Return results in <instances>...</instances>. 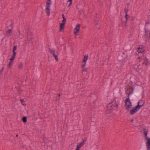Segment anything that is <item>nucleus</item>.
Listing matches in <instances>:
<instances>
[{
  "mask_svg": "<svg viewBox=\"0 0 150 150\" xmlns=\"http://www.w3.org/2000/svg\"><path fill=\"white\" fill-rule=\"evenodd\" d=\"M4 69V67H2L1 70L0 71V74L1 73L2 71Z\"/></svg>",
  "mask_w": 150,
  "mask_h": 150,
  "instance_id": "obj_30",
  "label": "nucleus"
},
{
  "mask_svg": "<svg viewBox=\"0 0 150 150\" xmlns=\"http://www.w3.org/2000/svg\"><path fill=\"white\" fill-rule=\"evenodd\" d=\"M133 91V89L132 88L130 87L128 88L126 91V93L128 95H130Z\"/></svg>",
  "mask_w": 150,
  "mask_h": 150,
  "instance_id": "obj_12",
  "label": "nucleus"
},
{
  "mask_svg": "<svg viewBox=\"0 0 150 150\" xmlns=\"http://www.w3.org/2000/svg\"><path fill=\"white\" fill-rule=\"evenodd\" d=\"M119 102L116 99H113L108 105L107 107V112L108 113H110L112 112L113 110L117 108L119 106Z\"/></svg>",
  "mask_w": 150,
  "mask_h": 150,
  "instance_id": "obj_1",
  "label": "nucleus"
},
{
  "mask_svg": "<svg viewBox=\"0 0 150 150\" xmlns=\"http://www.w3.org/2000/svg\"><path fill=\"white\" fill-rule=\"evenodd\" d=\"M138 50V52L139 54H140V53H142L144 51V49L142 48V46L141 45L139 46Z\"/></svg>",
  "mask_w": 150,
  "mask_h": 150,
  "instance_id": "obj_14",
  "label": "nucleus"
},
{
  "mask_svg": "<svg viewBox=\"0 0 150 150\" xmlns=\"http://www.w3.org/2000/svg\"><path fill=\"white\" fill-rule=\"evenodd\" d=\"M125 107L126 110H128L130 108L132 107V103L129 98H127L125 100Z\"/></svg>",
  "mask_w": 150,
  "mask_h": 150,
  "instance_id": "obj_3",
  "label": "nucleus"
},
{
  "mask_svg": "<svg viewBox=\"0 0 150 150\" xmlns=\"http://www.w3.org/2000/svg\"><path fill=\"white\" fill-rule=\"evenodd\" d=\"M15 57V56L12 55L11 56V58L10 59V60L11 61H13V60L14 59Z\"/></svg>",
  "mask_w": 150,
  "mask_h": 150,
  "instance_id": "obj_24",
  "label": "nucleus"
},
{
  "mask_svg": "<svg viewBox=\"0 0 150 150\" xmlns=\"http://www.w3.org/2000/svg\"><path fill=\"white\" fill-rule=\"evenodd\" d=\"M65 24L62 23H60V31H62L64 29Z\"/></svg>",
  "mask_w": 150,
  "mask_h": 150,
  "instance_id": "obj_17",
  "label": "nucleus"
},
{
  "mask_svg": "<svg viewBox=\"0 0 150 150\" xmlns=\"http://www.w3.org/2000/svg\"><path fill=\"white\" fill-rule=\"evenodd\" d=\"M138 59H143L144 60V62L143 63V64H145V66H147L149 64V62L148 61V59L145 57H143V58H142V57H139L138 58Z\"/></svg>",
  "mask_w": 150,
  "mask_h": 150,
  "instance_id": "obj_7",
  "label": "nucleus"
},
{
  "mask_svg": "<svg viewBox=\"0 0 150 150\" xmlns=\"http://www.w3.org/2000/svg\"><path fill=\"white\" fill-rule=\"evenodd\" d=\"M138 106L134 107L130 111V113L131 115H132L136 113L139 109L138 108Z\"/></svg>",
  "mask_w": 150,
  "mask_h": 150,
  "instance_id": "obj_6",
  "label": "nucleus"
},
{
  "mask_svg": "<svg viewBox=\"0 0 150 150\" xmlns=\"http://www.w3.org/2000/svg\"><path fill=\"white\" fill-rule=\"evenodd\" d=\"M50 2V0H49L46 2V5L45 9V11L48 16H50V7L51 5Z\"/></svg>",
  "mask_w": 150,
  "mask_h": 150,
  "instance_id": "obj_2",
  "label": "nucleus"
},
{
  "mask_svg": "<svg viewBox=\"0 0 150 150\" xmlns=\"http://www.w3.org/2000/svg\"><path fill=\"white\" fill-rule=\"evenodd\" d=\"M12 32V30L11 29H9L6 32V35L8 36H10L11 35Z\"/></svg>",
  "mask_w": 150,
  "mask_h": 150,
  "instance_id": "obj_15",
  "label": "nucleus"
},
{
  "mask_svg": "<svg viewBox=\"0 0 150 150\" xmlns=\"http://www.w3.org/2000/svg\"><path fill=\"white\" fill-rule=\"evenodd\" d=\"M23 64L22 62L20 63L18 65V68L19 69H21L23 67Z\"/></svg>",
  "mask_w": 150,
  "mask_h": 150,
  "instance_id": "obj_18",
  "label": "nucleus"
},
{
  "mask_svg": "<svg viewBox=\"0 0 150 150\" xmlns=\"http://www.w3.org/2000/svg\"><path fill=\"white\" fill-rule=\"evenodd\" d=\"M22 120L24 122H26L27 121V117H23L22 118Z\"/></svg>",
  "mask_w": 150,
  "mask_h": 150,
  "instance_id": "obj_21",
  "label": "nucleus"
},
{
  "mask_svg": "<svg viewBox=\"0 0 150 150\" xmlns=\"http://www.w3.org/2000/svg\"><path fill=\"white\" fill-rule=\"evenodd\" d=\"M13 55L15 56L16 55V52H15V51H13Z\"/></svg>",
  "mask_w": 150,
  "mask_h": 150,
  "instance_id": "obj_29",
  "label": "nucleus"
},
{
  "mask_svg": "<svg viewBox=\"0 0 150 150\" xmlns=\"http://www.w3.org/2000/svg\"><path fill=\"white\" fill-rule=\"evenodd\" d=\"M17 47L16 46H14L13 47V51H15L16 50Z\"/></svg>",
  "mask_w": 150,
  "mask_h": 150,
  "instance_id": "obj_28",
  "label": "nucleus"
},
{
  "mask_svg": "<svg viewBox=\"0 0 150 150\" xmlns=\"http://www.w3.org/2000/svg\"><path fill=\"white\" fill-rule=\"evenodd\" d=\"M88 54L85 55L83 58V59L82 60V62H86L88 60Z\"/></svg>",
  "mask_w": 150,
  "mask_h": 150,
  "instance_id": "obj_16",
  "label": "nucleus"
},
{
  "mask_svg": "<svg viewBox=\"0 0 150 150\" xmlns=\"http://www.w3.org/2000/svg\"><path fill=\"white\" fill-rule=\"evenodd\" d=\"M129 18V15L127 14H125V18L126 19V22H127V21Z\"/></svg>",
  "mask_w": 150,
  "mask_h": 150,
  "instance_id": "obj_23",
  "label": "nucleus"
},
{
  "mask_svg": "<svg viewBox=\"0 0 150 150\" xmlns=\"http://www.w3.org/2000/svg\"><path fill=\"white\" fill-rule=\"evenodd\" d=\"M86 64V62L82 61L81 62V67L83 71H86L87 70V69L85 67Z\"/></svg>",
  "mask_w": 150,
  "mask_h": 150,
  "instance_id": "obj_9",
  "label": "nucleus"
},
{
  "mask_svg": "<svg viewBox=\"0 0 150 150\" xmlns=\"http://www.w3.org/2000/svg\"><path fill=\"white\" fill-rule=\"evenodd\" d=\"M128 11V10L127 9L125 8L124 10V11L125 13V14H127V12Z\"/></svg>",
  "mask_w": 150,
  "mask_h": 150,
  "instance_id": "obj_27",
  "label": "nucleus"
},
{
  "mask_svg": "<svg viewBox=\"0 0 150 150\" xmlns=\"http://www.w3.org/2000/svg\"><path fill=\"white\" fill-rule=\"evenodd\" d=\"M133 119H132V120H131V121L132 122H133Z\"/></svg>",
  "mask_w": 150,
  "mask_h": 150,
  "instance_id": "obj_33",
  "label": "nucleus"
},
{
  "mask_svg": "<svg viewBox=\"0 0 150 150\" xmlns=\"http://www.w3.org/2000/svg\"><path fill=\"white\" fill-rule=\"evenodd\" d=\"M68 2H69V5L68 6V7H69L71 5V4H72V0H69L68 1Z\"/></svg>",
  "mask_w": 150,
  "mask_h": 150,
  "instance_id": "obj_25",
  "label": "nucleus"
},
{
  "mask_svg": "<svg viewBox=\"0 0 150 150\" xmlns=\"http://www.w3.org/2000/svg\"><path fill=\"white\" fill-rule=\"evenodd\" d=\"M62 18H63V19H66L65 16H64V14H62Z\"/></svg>",
  "mask_w": 150,
  "mask_h": 150,
  "instance_id": "obj_31",
  "label": "nucleus"
},
{
  "mask_svg": "<svg viewBox=\"0 0 150 150\" xmlns=\"http://www.w3.org/2000/svg\"><path fill=\"white\" fill-rule=\"evenodd\" d=\"M85 142V141L84 140H83V142H81L77 146V147L76 149V150H79L81 147L83 145L84 143Z\"/></svg>",
  "mask_w": 150,
  "mask_h": 150,
  "instance_id": "obj_11",
  "label": "nucleus"
},
{
  "mask_svg": "<svg viewBox=\"0 0 150 150\" xmlns=\"http://www.w3.org/2000/svg\"><path fill=\"white\" fill-rule=\"evenodd\" d=\"M144 102L143 100H140L139 102L138 105L136 106H138V108L139 109L144 105Z\"/></svg>",
  "mask_w": 150,
  "mask_h": 150,
  "instance_id": "obj_10",
  "label": "nucleus"
},
{
  "mask_svg": "<svg viewBox=\"0 0 150 150\" xmlns=\"http://www.w3.org/2000/svg\"><path fill=\"white\" fill-rule=\"evenodd\" d=\"M16 136H17H17H18V135H16Z\"/></svg>",
  "mask_w": 150,
  "mask_h": 150,
  "instance_id": "obj_35",
  "label": "nucleus"
},
{
  "mask_svg": "<svg viewBox=\"0 0 150 150\" xmlns=\"http://www.w3.org/2000/svg\"><path fill=\"white\" fill-rule=\"evenodd\" d=\"M146 144L147 150H150V139L146 141Z\"/></svg>",
  "mask_w": 150,
  "mask_h": 150,
  "instance_id": "obj_13",
  "label": "nucleus"
},
{
  "mask_svg": "<svg viewBox=\"0 0 150 150\" xmlns=\"http://www.w3.org/2000/svg\"><path fill=\"white\" fill-rule=\"evenodd\" d=\"M49 51L51 54L53 55L56 61H58V56L59 55V52L58 51L55 52L54 49H49Z\"/></svg>",
  "mask_w": 150,
  "mask_h": 150,
  "instance_id": "obj_4",
  "label": "nucleus"
},
{
  "mask_svg": "<svg viewBox=\"0 0 150 150\" xmlns=\"http://www.w3.org/2000/svg\"><path fill=\"white\" fill-rule=\"evenodd\" d=\"M149 21H148L146 23V25L147 24H149Z\"/></svg>",
  "mask_w": 150,
  "mask_h": 150,
  "instance_id": "obj_32",
  "label": "nucleus"
},
{
  "mask_svg": "<svg viewBox=\"0 0 150 150\" xmlns=\"http://www.w3.org/2000/svg\"><path fill=\"white\" fill-rule=\"evenodd\" d=\"M60 96V94L59 95V97Z\"/></svg>",
  "mask_w": 150,
  "mask_h": 150,
  "instance_id": "obj_34",
  "label": "nucleus"
},
{
  "mask_svg": "<svg viewBox=\"0 0 150 150\" xmlns=\"http://www.w3.org/2000/svg\"><path fill=\"white\" fill-rule=\"evenodd\" d=\"M62 22V23L65 24L66 22V19H64Z\"/></svg>",
  "mask_w": 150,
  "mask_h": 150,
  "instance_id": "obj_26",
  "label": "nucleus"
},
{
  "mask_svg": "<svg viewBox=\"0 0 150 150\" xmlns=\"http://www.w3.org/2000/svg\"><path fill=\"white\" fill-rule=\"evenodd\" d=\"M80 27L81 25L79 24H78L76 25V26L74 28V30L73 33L75 36L79 35Z\"/></svg>",
  "mask_w": 150,
  "mask_h": 150,
  "instance_id": "obj_5",
  "label": "nucleus"
},
{
  "mask_svg": "<svg viewBox=\"0 0 150 150\" xmlns=\"http://www.w3.org/2000/svg\"><path fill=\"white\" fill-rule=\"evenodd\" d=\"M20 100L22 105H26L25 101L23 99H21Z\"/></svg>",
  "mask_w": 150,
  "mask_h": 150,
  "instance_id": "obj_20",
  "label": "nucleus"
},
{
  "mask_svg": "<svg viewBox=\"0 0 150 150\" xmlns=\"http://www.w3.org/2000/svg\"><path fill=\"white\" fill-rule=\"evenodd\" d=\"M144 134V135L145 139L147 141L150 139V138L147 137L148 130L146 129H144L143 130Z\"/></svg>",
  "mask_w": 150,
  "mask_h": 150,
  "instance_id": "obj_8",
  "label": "nucleus"
},
{
  "mask_svg": "<svg viewBox=\"0 0 150 150\" xmlns=\"http://www.w3.org/2000/svg\"><path fill=\"white\" fill-rule=\"evenodd\" d=\"M13 63V61L10 60V62H9L8 64V68H10L11 66L12 65Z\"/></svg>",
  "mask_w": 150,
  "mask_h": 150,
  "instance_id": "obj_22",
  "label": "nucleus"
},
{
  "mask_svg": "<svg viewBox=\"0 0 150 150\" xmlns=\"http://www.w3.org/2000/svg\"><path fill=\"white\" fill-rule=\"evenodd\" d=\"M149 32L148 29H146V28H145V36H147L148 33Z\"/></svg>",
  "mask_w": 150,
  "mask_h": 150,
  "instance_id": "obj_19",
  "label": "nucleus"
}]
</instances>
